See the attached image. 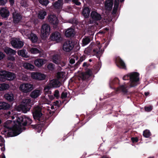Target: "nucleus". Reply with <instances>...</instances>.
Instances as JSON below:
<instances>
[{"label":"nucleus","mask_w":158,"mask_h":158,"mask_svg":"<svg viewBox=\"0 0 158 158\" xmlns=\"http://www.w3.org/2000/svg\"><path fill=\"white\" fill-rule=\"evenodd\" d=\"M139 74L136 72H133L129 74L130 81L129 84L124 83L123 85L118 88L116 91H121L123 92L126 93L127 91V89L129 86L130 87H134L138 84L139 80Z\"/></svg>","instance_id":"1"},{"label":"nucleus","mask_w":158,"mask_h":158,"mask_svg":"<svg viewBox=\"0 0 158 158\" xmlns=\"http://www.w3.org/2000/svg\"><path fill=\"white\" fill-rule=\"evenodd\" d=\"M4 126L9 129L8 134L11 136H16L21 132V128L18 126L17 119L16 122L10 120L6 121L4 123Z\"/></svg>","instance_id":"2"},{"label":"nucleus","mask_w":158,"mask_h":158,"mask_svg":"<svg viewBox=\"0 0 158 158\" xmlns=\"http://www.w3.org/2000/svg\"><path fill=\"white\" fill-rule=\"evenodd\" d=\"M15 77L16 75L14 73L5 70L0 71V81H12Z\"/></svg>","instance_id":"3"},{"label":"nucleus","mask_w":158,"mask_h":158,"mask_svg":"<svg viewBox=\"0 0 158 158\" xmlns=\"http://www.w3.org/2000/svg\"><path fill=\"white\" fill-rule=\"evenodd\" d=\"M16 117L17 120V123L18 126L21 129L22 126H26L27 124H30L32 123V120L29 118L26 117L25 116L17 117L16 115L11 116V118L14 119Z\"/></svg>","instance_id":"4"},{"label":"nucleus","mask_w":158,"mask_h":158,"mask_svg":"<svg viewBox=\"0 0 158 158\" xmlns=\"http://www.w3.org/2000/svg\"><path fill=\"white\" fill-rule=\"evenodd\" d=\"M32 105L30 99L25 98L23 99L20 107L24 113H26L29 110Z\"/></svg>","instance_id":"5"},{"label":"nucleus","mask_w":158,"mask_h":158,"mask_svg":"<svg viewBox=\"0 0 158 158\" xmlns=\"http://www.w3.org/2000/svg\"><path fill=\"white\" fill-rule=\"evenodd\" d=\"M22 35L27 38L30 39L32 42H36L38 40V37L35 34L31 33V31L28 29H24L22 32Z\"/></svg>","instance_id":"6"},{"label":"nucleus","mask_w":158,"mask_h":158,"mask_svg":"<svg viewBox=\"0 0 158 158\" xmlns=\"http://www.w3.org/2000/svg\"><path fill=\"white\" fill-rule=\"evenodd\" d=\"M33 85L30 83H23L19 87V89L22 92L27 93L33 89Z\"/></svg>","instance_id":"7"},{"label":"nucleus","mask_w":158,"mask_h":158,"mask_svg":"<svg viewBox=\"0 0 158 158\" xmlns=\"http://www.w3.org/2000/svg\"><path fill=\"white\" fill-rule=\"evenodd\" d=\"M40 32L43 37L45 38L47 37L50 33V25L47 23L43 24L41 27Z\"/></svg>","instance_id":"8"},{"label":"nucleus","mask_w":158,"mask_h":158,"mask_svg":"<svg viewBox=\"0 0 158 158\" xmlns=\"http://www.w3.org/2000/svg\"><path fill=\"white\" fill-rule=\"evenodd\" d=\"M31 77L33 79L42 81L45 79L46 76L44 74L37 72H33L30 73Z\"/></svg>","instance_id":"9"},{"label":"nucleus","mask_w":158,"mask_h":158,"mask_svg":"<svg viewBox=\"0 0 158 158\" xmlns=\"http://www.w3.org/2000/svg\"><path fill=\"white\" fill-rule=\"evenodd\" d=\"M12 46L14 48H22L24 45V42L19 39L13 38L10 41Z\"/></svg>","instance_id":"10"},{"label":"nucleus","mask_w":158,"mask_h":158,"mask_svg":"<svg viewBox=\"0 0 158 158\" xmlns=\"http://www.w3.org/2000/svg\"><path fill=\"white\" fill-rule=\"evenodd\" d=\"M41 108L40 106H37L34 107L33 110V114L35 119H38L42 115Z\"/></svg>","instance_id":"11"},{"label":"nucleus","mask_w":158,"mask_h":158,"mask_svg":"<svg viewBox=\"0 0 158 158\" xmlns=\"http://www.w3.org/2000/svg\"><path fill=\"white\" fill-rule=\"evenodd\" d=\"M74 47V44L71 41H67L64 44L63 47V50L65 52H70Z\"/></svg>","instance_id":"12"},{"label":"nucleus","mask_w":158,"mask_h":158,"mask_svg":"<svg viewBox=\"0 0 158 158\" xmlns=\"http://www.w3.org/2000/svg\"><path fill=\"white\" fill-rule=\"evenodd\" d=\"M48 22L51 24L56 26L59 23V21L57 17L54 15H48L47 17Z\"/></svg>","instance_id":"13"},{"label":"nucleus","mask_w":158,"mask_h":158,"mask_svg":"<svg viewBox=\"0 0 158 158\" xmlns=\"http://www.w3.org/2000/svg\"><path fill=\"white\" fill-rule=\"evenodd\" d=\"M13 18L14 23H17L20 21L22 17L18 12L15 10L13 13Z\"/></svg>","instance_id":"14"},{"label":"nucleus","mask_w":158,"mask_h":158,"mask_svg":"<svg viewBox=\"0 0 158 158\" xmlns=\"http://www.w3.org/2000/svg\"><path fill=\"white\" fill-rule=\"evenodd\" d=\"M91 17L93 21H90V23H93L94 21H97L101 20V16L100 14L95 11H93L91 14Z\"/></svg>","instance_id":"15"},{"label":"nucleus","mask_w":158,"mask_h":158,"mask_svg":"<svg viewBox=\"0 0 158 158\" xmlns=\"http://www.w3.org/2000/svg\"><path fill=\"white\" fill-rule=\"evenodd\" d=\"M9 11L6 8L4 7L1 9L0 10V15L3 18H7L9 16Z\"/></svg>","instance_id":"16"},{"label":"nucleus","mask_w":158,"mask_h":158,"mask_svg":"<svg viewBox=\"0 0 158 158\" xmlns=\"http://www.w3.org/2000/svg\"><path fill=\"white\" fill-rule=\"evenodd\" d=\"M60 56L58 54H54L51 56V60L57 64H59L60 63Z\"/></svg>","instance_id":"17"},{"label":"nucleus","mask_w":158,"mask_h":158,"mask_svg":"<svg viewBox=\"0 0 158 158\" xmlns=\"http://www.w3.org/2000/svg\"><path fill=\"white\" fill-rule=\"evenodd\" d=\"M28 51L31 53L34 54L43 52V50L42 49H39L35 48H31L30 47L28 48Z\"/></svg>","instance_id":"18"},{"label":"nucleus","mask_w":158,"mask_h":158,"mask_svg":"<svg viewBox=\"0 0 158 158\" xmlns=\"http://www.w3.org/2000/svg\"><path fill=\"white\" fill-rule=\"evenodd\" d=\"M46 60L41 59L36 60L34 61L35 64L38 67L42 66L43 64L46 63Z\"/></svg>","instance_id":"19"},{"label":"nucleus","mask_w":158,"mask_h":158,"mask_svg":"<svg viewBox=\"0 0 158 158\" xmlns=\"http://www.w3.org/2000/svg\"><path fill=\"white\" fill-rule=\"evenodd\" d=\"M61 83L57 79H53L50 82V85L51 86L54 88H57L60 87Z\"/></svg>","instance_id":"20"},{"label":"nucleus","mask_w":158,"mask_h":158,"mask_svg":"<svg viewBox=\"0 0 158 158\" xmlns=\"http://www.w3.org/2000/svg\"><path fill=\"white\" fill-rule=\"evenodd\" d=\"M113 5V0H106L105 3V6L107 10H110L112 8Z\"/></svg>","instance_id":"21"},{"label":"nucleus","mask_w":158,"mask_h":158,"mask_svg":"<svg viewBox=\"0 0 158 158\" xmlns=\"http://www.w3.org/2000/svg\"><path fill=\"white\" fill-rule=\"evenodd\" d=\"M61 35L60 33L58 32H55L52 34L51 38L52 40L54 41H57L60 40Z\"/></svg>","instance_id":"22"},{"label":"nucleus","mask_w":158,"mask_h":158,"mask_svg":"<svg viewBox=\"0 0 158 158\" xmlns=\"http://www.w3.org/2000/svg\"><path fill=\"white\" fill-rule=\"evenodd\" d=\"M41 93V91L39 89H35L31 93L30 96L32 98H35L40 96Z\"/></svg>","instance_id":"23"},{"label":"nucleus","mask_w":158,"mask_h":158,"mask_svg":"<svg viewBox=\"0 0 158 158\" xmlns=\"http://www.w3.org/2000/svg\"><path fill=\"white\" fill-rule=\"evenodd\" d=\"M4 96L5 99L9 102H12L14 100V94L11 92L6 94Z\"/></svg>","instance_id":"24"},{"label":"nucleus","mask_w":158,"mask_h":158,"mask_svg":"<svg viewBox=\"0 0 158 158\" xmlns=\"http://www.w3.org/2000/svg\"><path fill=\"white\" fill-rule=\"evenodd\" d=\"M63 4V0H58L53 4V6L56 9H60Z\"/></svg>","instance_id":"25"},{"label":"nucleus","mask_w":158,"mask_h":158,"mask_svg":"<svg viewBox=\"0 0 158 158\" xmlns=\"http://www.w3.org/2000/svg\"><path fill=\"white\" fill-rule=\"evenodd\" d=\"M5 52L9 55H15L16 54V51L8 47H5L4 48Z\"/></svg>","instance_id":"26"},{"label":"nucleus","mask_w":158,"mask_h":158,"mask_svg":"<svg viewBox=\"0 0 158 158\" xmlns=\"http://www.w3.org/2000/svg\"><path fill=\"white\" fill-rule=\"evenodd\" d=\"M74 31L73 29L69 28L65 32V35L66 37H70L74 35Z\"/></svg>","instance_id":"27"},{"label":"nucleus","mask_w":158,"mask_h":158,"mask_svg":"<svg viewBox=\"0 0 158 158\" xmlns=\"http://www.w3.org/2000/svg\"><path fill=\"white\" fill-rule=\"evenodd\" d=\"M46 15L47 13L46 11L44 10H42L39 11L38 17L39 19H43L44 18L45 16Z\"/></svg>","instance_id":"28"},{"label":"nucleus","mask_w":158,"mask_h":158,"mask_svg":"<svg viewBox=\"0 0 158 158\" xmlns=\"http://www.w3.org/2000/svg\"><path fill=\"white\" fill-rule=\"evenodd\" d=\"M98 48L94 49L93 52L94 54L96 55L97 57H99L102 55L101 51L100 50V49L101 48V46L100 45L98 46Z\"/></svg>","instance_id":"29"},{"label":"nucleus","mask_w":158,"mask_h":158,"mask_svg":"<svg viewBox=\"0 0 158 158\" xmlns=\"http://www.w3.org/2000/svg\"><path fill=\"white\" fill-rule=\"evenodd\" d=\"M10 105L8 103L2 102H0V110H6L9 109Z\"/></svg>","instance_id":"30"},{"label":"nucleus","mask_w":158,"mask_h":158,"mask_svg":"<svg viewBox=\"0 0 158 158\" xmlns=\"http://www.w3.org/2000/svg\"><path fill=\"white\" fill-rule=\"evenodd\" d=\"M92 74L91 71L88 69L85 73H82V76L83 79L85 80L88 78Z\"/></svg>","instance_id":"31"},{"label":"nucleus","mask_w":158,"mask_h":158,"mask_svg":"<svg viewBox=\"0 0 158 158\" xmlns=\"http://www.w3.org/2000/svg\"><path fill=\"white\" fill-rule=\"evenodd\" d=\"M116 62L119 64L118 66L123 69H125L126 66L123 61L119 58H117L116 59Z\"/></svg>","instance_id":"32"},{"label":"nucleus","mask_w":158,"mask_h":158,"mask_svg":"<svg viewBox=\"0 0 158 158\" xmlns=\"http://www.w3.org/2000/svg\"><path fill=\"white\" fill-rule=\"evenodd\" d=\"M90 10L89 8L87 7H85L82 11V14L85 18H88L89 15Z\"/></svg>","instance_id":"33"},{"label":"nucleus","mask_w":158,"mask_h":158,"mask_svg":"<svg viewBox=\"0 0 158 158\" xmlns=\"http://www.w3.org/2000/svg\"><path fill=\"white\" fill-rule=\"evenodd\" d=\"M10 88L9 84L3 83L0 84V91H4L7 90Z\"/></svg>","instance_id":"34"},{"label":"nucleus","mask_w":158,"mask_h":158,"mask_svg":"<svg viewBox=\"0 0 158 158\" xmlns=\"http://www.w3.org/2000/svg\"><path fill=\"white\" fill-rule=\"evenodd\" d=\"M23 67L27 69L32 70L34 68V66L29 63H25L23 64Z\"/></svg>","instance_id":"35"},{"label":"nucleus","mask_w":158,"mask_h":158,"mask_svg":"<svg viewBox=\"0 0 158 158\" xmlns=\"http://www.w3.org/2000/svg\"><path fill=\"white\" fill-rule=\"evenodd\" d=\"M18 54L19 55L21 56L27 58L28 57V56L27 55V53L25 50H19L18 52Z\"/></svg>","instance_id":"36"},{"label":"nucleus","mask_w":158,"mask_h":158,"mask_svg":"<svg viewBox=\"0 0 158 158\" xmlns=\"http://www.w3.org/2000/svg\"><path fill=\"white\" fill-rule=\"evenodd\" d=\"M118 0H115L114 6L112 11L113 14H115L117 12L118 8Z\"/></svg>","instance_id":"37"},{"label":"nucleus","mask_w":158,"mask_h":158,"mask_svg":"<svg viewBox=\"0 0 158 158\" xmlns=\"http://www.w3.org/2000/svg\"><path fill=\"white\" fill-rule=\"evenodd\" d=\"M0 142H1L0 143V146L1 147H2L1 148V150L2 151H3L5 150V147H4V143L5 140L0 135Z\"/></svg>","instance_id":"38"},{"label":"nucleus","mask_w":158,"mask_h":158,"mask_svg":"<svg viewBox=\"0 0 158 158\" xmlns=\"http://www.w3.org/2000/svg\"><path fill=\"white\" fill-rule=\"evenodd\" d=\"M90 39L88 37L83 38L82 40L83 46H84L86 45L90 42Z\"/></svg>","instance_id":"39"},{"label":"nucleus","mask_w":158,"mask_h":158,"mask_svg":"<svg viewBox=\"0 0 158 158\" xmlns=\"http://www.w3.org/2000/svg\"><path fill=\"white\" fill-rule=\"evenodd\" d=\"M65 74L66 73L65 72H59L57 73V77L58 78H64L65 77Z\"/></svg>","instance_id":"40"},{"label":"nucleus","mask_w":158,"mask_h":158,"mask_svg":"<svg viewBox=\"0 0 158 158\" xmlns=\"http://www.w3.org/2000/svg\"><path fill=\"white\" fill-rule=\"evenodd\" d=\"M143 135L146 138H148L151 136V133L149 130H146L144 131Z\"/></svg>","instance_id":"41"},{"label":"nucleus","mask_w":158,"mask_h":158,"mask_svg":"<svg viewBox=\"0 0 158 158\" xmlns=\"http://www.w3.org/2000/svg\"><path fill=\"white\" fill-rule=\"evenodd\" d=\"M51 88V86L50 85H47L45 86L44 88V90L45 93L48 94H51V91L49 90Z\"/></svg>","instance_id":"42"},{"label":"nucleus","mask_w":158,"mask_h":158,"mask_svg":"<svg viewBox=\"0 0 158 158\" xmlns=\"http://www.w3.org/2000/svg\"><path fill=\"white\" fill-rule=\"evenodd\" d=\"M40 3L43 5L46 6L49 3L48 0H39Z\"/></svg>","instance_id":"43"},{"label":"nucleus","mask_w":158,"mask_h":158,"mask_svg":"<svg viewBox=\"0 0 158 158\" xmlns=\"http://www.w3.org/2000/svg\"><path fill=\"white\" fill-rule=\"evenodd\" d=\"M47 68L49 70H52L54 68V65L52 63L49 64L47 66Z\"/></svg>","instance_id":"44"},{"label":"nucleus","mask_w":158,"mask_h":158,"mask_svg":"<svg viewBox=\"0 0 158 158\" xmlns=\"http://www.w3.org/2000/svg\"><path fill=\"white\" fill-rule=\"evenodd\" d=\"M144 109L145 111L147 112H149L152 110V107L151 106L148 107H145Z\"/></svg>","instance_id":"45"},{"label":"nucleus","mask_w":158,"mask_h":158,"mask_svg":"<svg viewBox=\"0 0 158 158\" xmlns=\"http://www.w3.org/2000/svg\"><path fill=\"white\" fill-rule=\"evenodd\" d=\"M11 55H9V56H8L7 58V60L12 61H14L15 60V57Z\"/></svg>","instance_id":"46"},{"label":"nucleus","mask_w":158,"mask_h":158,"mask_svg":"<svg viewBox=\"0 0 158 158\" xmlns=\"http://www.w3.org/2000/svg\"><path fill=\"white\" fill-rule=\"evenodd\" d=\"M67 92H63L61 95V98H65L67 97Z\"/></svg>","instance_id":"47"},{"label":"nucleus","mask_w":158,"mask_h":158,"mask_svg":"<svg viewBox=\"0 0 158 158\" xmlns=\"http://www.w3.org/2000/svg\"><path fill=\"white\" fill-rule=\"evenodd\" d=\"M54 95L55 97L57 98L59 97V91L58 90H55L54 94Z\"/></svg>","instance_id":"48"},{"label":"nucleus","mask_w":158,"mask_h":158,"mask_svg":"<svg viewBox=\"0 0 158 158\" xmlns=\"http://www.w3.org/2000/svg\"><path fill=\"white\" fill-rule=\"evenodd\" d=\"M73 3L78 6L80 5L81 4V2H79L78 0H73Z\"/></svg>","instance_id":"49"},{"label":"nucleus","mask_w":158,"mask_h":158,"mask_svg":"<svg viewBox=\"0 0 158 158\" xmlns=\"http://www.w3.org/2000/svg\"><path fill=\"white\" fill-rule=\"evenodd\" d=\"M7 67H8L10 69H13V64L12 63H10V62L9 63L7 64Z\"/></svg>","instance_id":"50"},{"label":"nucleus","mask_w":158,"mask_h":158,"mask_svg":"<svg viewBox=\"0 0 158 158\" xmlns=\"http://www.w3.org/2000/svg\"><path fill=\"white\" fill-rule=\"evenodd\" d=\"M7 2V0H0V4L2 5H4Z\"/></svg>","instance_id":"51"},{"label":"nucleus","mask_w":158,"mask_h":158,"mask_svg":"<svg viewBox=\"0 0 158 158\" xmlns=\"http://www.w3.org/2000/svg\"><path fill=\"white\" fill-rule=\"evenodd\" d=\"M4 57V54L2 52H0V60L2 59Z\"/></svg>","instance_id":"52"},{"label":"nucleus","mask_w":158,"mask_h":158,"mask_svg":"<svg viewBox=\"0 0 158 158\" xmlns=\"http://www.w3.org/2000/svg\"><path fill=\"white\" fill-rule=\"evenodd\" d=\"M75 61L74 59L73 58H71L69 60V63L70 64H73L75 63Z\"/></svg>","instance_id":"53"},{"label":"nucleus","mask_w":158,"mask_h":158,"mask_svg":"<svg viewBox=\"0 0 158 158\" xmlns=\"http://www.w3.org/2000/svg\"><path fill=\"white\" fill-rule=\"evenodd\" d=\"M65 64V62L63 61H61V60H60V63L59 65H60L62 66H64Z\"/></svg>","instance_id":"54"},{"label":"nucleus","mask_w":158,"mask_h":158,"mask_svg":"<svg viewBox=\"0 0 158 158\" xmlns=\"http://www.w3.org/2000/svg\"><path fill=\"white\" fill-rule=\"evenodd\" d=\"M21 6H23L25 7L26 5V2L24 1H22L21 2Z\"/></svg>","instance_id":"55"},{"label":"nucleus","mask_w":158,"mask_h":158,"mask_svg":"<svg viewBox=\"0 0 158 158\" xmlns=\"http://www.w3.org/2000/svg\"><path fill=\"white\" fill-rule=\"evenodd\" d=\"M129 74L123 77V79L124 80H128L129 79Z\"/></svg>","instance_id":"56"},{"label":"nucleus","mask_w":158,"mask_h":158,"mask_svg":"<svg viewBox=\"0 0 158 158\" xmlns=\"http://www.w3.org/2000/svg\"><path fill=\"white\" fill-rule=\"evenodd\" d=\"M131 140L133 142H137L138 141V139L136 138H131Z\"/></svg>","instance_id":"57"},{"label":"nucleus","mask_w":158,"mask_h":158,"mask_svg":"<svg viewBox=\"0 0 158 158\" xmlns=\"http://www.w3.org/2000/svg\"><path fill=\"white\" fill-rule=\"evenodd\" d=\"M11 114V112L10 111H8L6 114V117H9Z\"/></svg>","instance_id":"58"},{"label":"nucleus","mask_w":158,"mask_h":158,"mask_svg":"<svg viewBox=\"0 0 158 158\" xmlns=\"http://www.w3.org/2000/svg\"><path fill=\"white\" fill-rule=\"evenodd\" d=\"M48 97L51 100H52L54 98L53 96L51 95H48Z\"/></svg>","instance_id":"59"},{"label":"nucleus","mask_w":158,"mask_h":158,"mask_svg":"<svg viewBox=\"0 0 158 158\" xmlns=\"http://www.w3.org/2000/svg\"><path fill=\"white\" fill-rule=\"evenodd\" d=\"M11 5H13L14 3V0H9Z\"/></svg>","instance_id":"60"},{"label":"nucleus","mask_w":158,"mask_h":158,"mask_svg":"<svg viewBox=\"0 0 158 158\" xmlns=\"http://www.w3.org/2000/svg\"><path fill=\"white\" fill-rule=\"evenodd\" d=\"M82 66L83 67H87L88 66V64H87L86 62H84L83 63Z\"/></svg>","instance_id":"61"},{"label":"nucleus","mask_w":158,"mask_h":158,"mask_svg":"<svg viewBox=\"0 0 158 158\" xmlns=\"http://www.w3.org/2000/svg\"><path fill=\"white\" fill-rule=\"evenodd\" d=\"M64 1L66 3H69L70 2H73V0H64Z\"/></svg>","instance_id":"62"},{"label":"nucleus","mask_w":158,"mask_h":158,"mask_svg":"<svg viewBox=\"0 0 158 158\" xmlns=\"http://www.w3.org/2000/svg\"><path fill=\"white\" fill-rule=\"evenodd\" d=\"M149 94V92H145L144 93V95L146 96H148Z\"/></svg>","instance_id":"63"},{"label":"nucleus","mask_w":158,"mask_h":158,"mask_svg":"<svg viewBox=\"0 0 158 158\" xmlns=\"http://www.w3.org/2000/svg\"><path fill=\"white\" fill-rule=\"evenodd\" d=\"M76 47H77V50H78L79 49V48H80V47H79V44L78 43H77V45H76Z\"/></svg>","instance_id":"64"}]
</instances>
